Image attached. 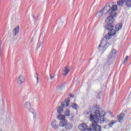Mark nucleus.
I'll return each instance as SVG.
<instances>
[{
  "label": "nucleus",
  "instance_id": "nucleus-39",
  "mask_svg": "<svg viewBox=\"0 0 131 131\" xmlns=\"http://www.w3.org/2000/svg\"><path fill=\"white\" fill-rule=\"evenodd\" d=\"M0 131H4V130H3V129H2L1 128H0Z\"/></svg>",
  "mask_w": 131,
  "mask_h": 131
},
{
  "label": "nucleus",
  "instance_id": "nucleus-28",
  "mask_svg": "<svg viewBox=\"0 0 131 131\" xmlns=\"http://www.w3.org/2000/svg\"><path fill=\"white\" fill-rule=\"evenodd\" d=\"M102 48H103V47L100 44L98 46V51H101L102 50Z\"/></svg>",
  "mask_w": 131,
  "mask_h": 131
},
{
  "label": "nucleus",
  "instance_id": "nucleus-26",
  "mask_svg": "<svg viewBox=\"0 0 131 131\" xmlns=\"http://www.w3.org/2000/svg\"><path fill=\"white\" fill-rule=\"evenodd\" d=\"M116 122L115 121H113L112 122H111L108 124V127H112V125H114V124Z\"/></svg>",
  "mask_w": 131,
  "mask_h": 131
},
{
  "label": "nucleus",
  "instance_id": "nucleus-24",
  "mask_svg": "<svg viewBox=\"0 0 131 131\" xmlns=\"http://www.w3.org/2000/svg\"><path fill=\"white\" fill-rule=\"evenodd\" d=\"M107 9H108V7L107 6V5L105 6L101 10V11L103 12V13H106L105 11H108V10H107Z\"/></svg>",
  "mask_w": 131,
  "mask_h": 131
},
{
  "label": "nucleus",
  "instance_id": "nucleus-33",
  "mask_svg": "<svg viewBox=\"0 0 131 131\" xmlns=\"http://www.w3.org/2000/svg\"><path fill=\"white\" fill-rule=\"evenodd\" d=\"M32 113L33 114V116H34V118H35V116H36V113H33L32 112Z\"/></svg>",
  "mask_w": 131,
  "mask_h": 131
},
{
  "label": "nucleus",
  "instance_id": "nucleus-23",
  "mask_svg": "<svg viewBox=\"0 0 131 131\" xmlns=\"http://www.w3.org/2000/svg\"><path fill=\"white\" fill-rule=\"evenodd\" d=\"M30 106H31V104H30V102H27L25 104V107L26 108H27L28 109L30 108Z\"/></svg>",
  "mask_w": 131,
  "mask_h": 131
},
{
  "label": "nucleus",
  "instance_id": "nucleus-30",
  "mask_svg": "<svg viewBox=\"0 0 131 131\" xmlns=\"http://www.w3.org/2000/svg\"><path fill=\"white\" fill-rule=\"evenodd\" d=\"M39 16V14H38L37 15V16H36V17H34V19H36V20H38V16Z\"/></svg>",
  "mask_w": 131,
  "mask_h": 131
},
{
  "label": "nucleus",
  "instance_id": "nucleus-16",
  "mask_svg": "<svg viewBox=\"0 0 131 131\" xmlns=\"http://www.w3.org/2000/svg\"><path fill=\"white\" fill-rule=\"evenodd\" d=\"M121 28H122V24H118L115 27L117 31L120 30Z\"/></svg>",
  "mask_w": 131,
  "mask_h": 131
},
{
  "label": "nucleus",
  "instance_id": "nucleus-8",
  "mask_svg": "<svg viewBox=\"0 0 131 131\" xmlns=\"http://www.w3.org/2000/svg\"><path fill=\"white\" fill-rule=\"evenodd\" d=\"M71 68L69 67H66L62 70V75L63 76H67L70 72Z\"/></svg>",
  "mask_w": 131,
  "mask_h": 131
},
{
  "label": "nucleus",
  "instance_id": "nucleus-7",
  "mask_svg": "<svg viewBox=\"0 0 131 131\" xmlns=\"http://www.w3.org/2000/svg\"><path fill=\"white\" fill-rule=\"evenodd\" d=\"M66 86V84H65V83H61L60 85L56 86V92L57 93H60V92H62V91L65 89Z\"/></svg>",
  "mask_w": 131,
  "mask_h": 131
},
{
  "label": "nucleus",
  "instance_id": "nucleus-13",
  "mask_svg": "<svg viewBox=\"0 0 131 131\" xmlns=\"http://www.w3.org/2000/svg\"><path fill=\"white\" fill-rule=\"evenodd\" d=\"M19 30H20V28L19 27V26H17L13 31V35L14 36H16V35L18 34Z\"/></svg>",
  "mask_w": 131,
  "mask_h": 131
},
{
  "label": "nucleus",
  "instance_id": "nucleus-27",
  "mask_svg": "<svg viewBox=\"0 0 131 131\" xmlns=\"http://www.w3.org/2000/svg\"><path fill=\"white\" fill-rule=\"evenodd\" d=\"M50 79H51V80H52L53 82H54L55 79V77L50 75Z\"/></svg>",
  "mask_w": 131,
  "mask_h": 131
},
{
  "label": "nucleus",
  "instance_id": "nucleus-25",
  "mask_svg": "<svg viewBox=\"0 0 131 131\" xmlns=\"http://www.w3.org/2000/svg\"><path fill=\"white\" fill-rule=\"evenodd\" d=\"M66 116H69L70 115V110L69 109H67L65 113Z\"/></svg>",
  "mask_w": 131,
  "mask_h": 131
},
{
  "label": "nucleus",
  "instance_id": "nucleus-6",
  "mask_svg": "<svg viewBox=\"0 0 131 131\" xmlns=\"http://www.w3.org/2000/svg\"><path fill=\"white\" fill-rule=\"evenodd\" d=\"M78 129L79 130L82 131H91L90 128H88V124H86L85 123H82L81 124H79L78 127Z\"/></svg>",
  "mask_w": 131,
  "mask_h": 131
},
{
  "label": "nucleus",
  "instance_id": "nucleus-22",
  "mask_svg": "<svg viewBox=\"0 0 131 131\" xmlns=\"http://www.w3.org/2000/svg\"><path fill=\"white\" fill-rule=\"evenodd\" d=\"M117 9H118V6L117 5H113V6L112 7V8H111V11H114V12H115V11H117Z\"/></svg>",
  "mask_w": 131,
  "mask_h": 131
},
{
  "label": "nucleus",
  "instance_id": "nucleus-20",
  "mask_svg": "<svg viewBox=\"0 0 131 131\" xmlns=\"http://www.w3.org/2000/svg\"><path fill=\"white\" fill-rule=\"evenodd\" d=\"M57 118L60 119V120H64V119H65V115H59L58 116Z\"/></svg>",
  "mask_w": 131,
  "mask_h": 131
},
{
  "label": "nucleus",
  "instance_id": "nucleus-34",
  "mask_svg": "<svg viewBox=\"0 0 131 131\" xmlns=\"http://www.w3.org/2000/svg\"><path fill=\"white\" fill-rule=\"evenodd\" d=\"M70 121H74V120H73V116H72V118L70 119Z\"/></svg>",
  "mask_w": 131,
  "mask_h": 131
},
{
  "label": "nucleus",
  "instance_id": "nucleus-31",
  "mask_svg": "<svg viewBox=\"0 0 131 131\" xmlns=\"http://www.w3.org/2000/svg\"><path fill=\"white\" fill-rule=\"evenodd\" d=\"M34 77H35V78H38V74H37V72H36V73L35 74Z\"/></svg>",
  "mask_w": 131,
  "mask_h": 131
},
{
  "label": "nucleus",
  "instance_id": "nucleus-14",
  "mask_svg": "<svg viewBox=\"0 0 131 131\" xmlns=\"http://www.w3.org/2000/svg\"><path fill=\"white\" fill-rule=\"evenodd\" d=\"M124 113H121L120 115L118 116V120L119 122H121L122 121V119L124 118Z\"/></svg>",
  "mask_w": 131,
  "mask_h": 131
},
{
  "label": "nucleus",
  "instance_id": "nucleus-37",
  "mask_svg": "<svg viewBox=\"0 0 131 131\" xmlns=\"http://www.w3.org/2000/svg\"><path fill=\"white\" fill-rule=\"evenodd\" d=\"M31 41H33V37H32V38H31Z\"/></svg>",
  "mask_w": 131,
  "mask_h": 131
},
{
  "label": "nucleus",
  "instance_id": "nucleus-21",
  "mask_svg": "<svg viewBox=\"0 0 131 131\" xmlns=\"http://www.w3.org/2000/svg\"><path fill=\"white\" fill-rule=\"evenodd\" d=\"M71 107H72L73 109H75V110L78 109V105H77L76 103L72 104Z\"/></svg>",
  "mask_w": 131,
  "mask_h": 131
},
{
  "label": "nucleus",
  "instance_id": "nucleus-35",
  "mask_svg": "<svg viewBox=\"0 0 131 131\" xmlns=\"http://www.w3.org/2000/svg\"><path fill=\"white\" fill-rule=\"evenodd\" d=\"M70 97L71 98H74V95H70Z\"/></svg>",
  "mask_w": 131,
  "mask_h": 131
},
{
  "label": "nucleus",
  "instance_id": "nucleus-2",
  "mask_svg": "<svg viewBox=\"0 0 131 131\" xmlns=\"http://www.w3.org/2000/svg\"><path fill=\"white\" fill-rule=\"evenodd\" d=\"M107 30H108V33L105 35V38L106 39H110L111 36H113L115 34H116V31L114 29L113 25H106L105 26Z\"/></svg>",
  "mask_w": 131,
  "mask_h": 131
},
{
  "label": "nucleus",
  "instance_id": "nucleus-36",
  "mask_svg": "<svg viewBox=\"0 0 131 131\" xmlns=\"http://www.w3.org/2000/svg\"><path fill=\"white\" fill-rule=\"evenodd\" d=\"M98 95H102V92H99V93H98Z\"/></svg>",
  "mask_w": 131,
  "mask_h": 131
},
{
  "label": "nucleus",
  "instance_id": "nucleus-29",
  "mask_svg": "<svg viewBox=\"0 0 131 131\" xmlns=\"http://www.w3.org/2000/svg\"><path fill=\"white\" fill-rule=\"evenodd\" d=\"M127 60H128V56H126V57L124 59V63H125V62H127Z\"/></svg>",
  "mask_w": 131,
  "mask_h": 131
},
{
  "label": "nucleus",
  "instance_id": "nucleus-10",
  "mask_svg": "<svg viewBox=\"0 0 131 131\" xmlns=\"http://www.w3.org/2000/svg\"><path fill=\"white\" fill-rule=\"evenodd\" d=\"M70 103V100L67 99V101H63L61 102V107H62V108H65V107H68V106H69Z\"/></svg>",
  "mask_w": 131,
  "mask_h": 131
},
{
  "label": "nucleus",
  "instance_id": "nucleus-11",
  "mask_svg": "<svg viewBox=\"0 0 131 131\" xmlns=\"http://www.w3.org/2000/svg\"><path fill=\"white\" fill-rule=\"evenodd\" d=\"M116 54V50H113L108 55V59H113V58H114V56H115Z\"/></svg>",
  "mask_w": 131,
  "mask_h": 131
},
{
  "label": "nucleus",
  "instance_id": "nucleus-1",
  "mask_svg": "<svg viewBox=\"0 0 131 131\" xmlns=\"http://www.w3.org/2000/svg\"><path fill=\"white\" fill-rule=\"evenodd\" d=\"M106 116V113L104 111L100 112L96 110L95 112V115L91 114L90 116V119L92 121V125L90 126V131H101L102 130V126L98 125L99 123L102 124L106 122L107 119L105 118Z\"/></svg>",
  "mask_w": 131,
  "mask_h": 131
},
{
  "label": "nucleus",
  "instance_id": "nucleus-32",
  "mask_svg": "<svg viewBox=\"0 0 131 131\" xmlns=\"http://www.w3.org/2000/svg\"><path fill=\"white\" fill-rule=\"evenodd\" d=\"M1 45H2V40H0V55H1V53H2V51H1V49L2 48L1 47Z\"/></svg>",
  "mask_w": 131,
  "mask_h": 131
},
{
  "label": "nucleus",
  "instance_id": "nucleus-9",
  "mask_svg": "<svg viewBox=\"0 0 131 131\" xmlns=\"http://www.w3.org/2000/svg\"><path fill=\"white\" fill-rule=\"evenodd\" d=\"M114 5V3L112 1H111L108 2L107 4H106V6L108 7V9H107V11L106 12H105L106 14H108L110 11H111L112 8L113 7V5Z\"/></svg>",
  "mask_w": 131,
  "mask_h": 131
},
{
  "label": "nucleus",
  "instance_id": "nucleus-15",
  "mask_svg": "<svg viewBox=\"0 0 131 131\" xmlns=\"http://www.w3.org/2000/svg\"><path fill=\"white\" fill-rule=\"evenodd\" d=\"M64 112V110L62 106H59L57 107V113L58 114H62Z\"/></svg>",
  "mask_w": 131,
  "mask_h": 131
},
{
  "label": "nucleus",
  "instance_id": "nucleus-4",
  "mask_svg": "<svg viewBox=\"0 0 131 131\" xmlns=\"http://www.w3.org/2000/svg\"><path fill=\"white\" fill-rule=\"evenodd\" d=\"M117 16V13L116 11H112L110 13V16H108L105 19V22L107 25H113L114 22V17Z\"/></svg>",
  "mask_w": 131,
  "mask_h": 131
},
{
  "label": "nucleus",
  "instance_id": "nucleus-41",
  "mask_svg": "<svg viewBox=\"0 0 131 131\" xmlns=\"http://www.w3.org/2000/svg\"><path fill=\"white\" fill-rule=\"evenodd\" d=\"M1 54H0V57H1Z\"/></svg>",
  "mask_w": 131,
  "mask_h": 131
},
{
  "label": "nucleus",
  "instance_id": "nucleus-19",
  "mask_svg": "<svg viewBox=\"0 0 131 131\" xmlns=\"http://www.w3.org/2000/svg\"><path fill=\"white\" fill-rule=\"evenodd\" d=\"M18 79H19L20 84H22L23 83V82H24V77H23V76L20 75L18 77Z\"/></svg>",
  "mask_w": 131,
  "mask_h": 131
},
{
  "label": "nucleus",
  "instance_id": "nucleus-3",
  "mask_svg": "<svg viewBox=\"0 0 131 131\" xmlns=\"http://www.w3.org/2000/svg\"><path fill=\"white\" fill-rule=\"evenodd\" d=\"M59 126L60 127H64L66 129L70 130L73 127V124L72 123H68L66 119H63L59 122Z\"/></svg>",
  "mask_w": 131,
  "mask_h": 131
},
{
  "label": "nucleus",
  "instance_id": "nucleus-17",
  "mask_svg": "<svg viewBox=\"0 0 131 131\" xmlns=\"http://www.w3.org/2000/svg\"><path fill=\"white\" fill-rule=\"evenodd\" d=\"M101 45V47H102L103 49H105V47L107 46V41L105 40H102L100 43Z\"/></svg>",
  "mask_w": 131,
  "mask_h": 131
},
{
  "label": "nucleus",
  "instance_id": "nucleus-18",
  "mask_svg": "<svg viewBox=\"0 0 131 131\" xmlns=\"http://www.w3.org/2000/svg\"><path fill=\"white\" fill-rule=\"evenodd\" d=\"M102 15H104V13L101 10L96 13V16L97 18H100V17H102Z\"/></svg>",
  "mask_w": 131,
  "mask_h": 131
},
{
  "label": "nucleus",
  "instance_id": "nucleus-38",
  "mask_svg": "<svg viewBox=\"0 0 131 131\" xmlns=\"http://www.w3.org/2000/svg\"><path fill=\"white\" fill-rule=\"evenodd\" d=\"M37 79V83H38V78H36Z\"/></svg>",
  "mask_w": 131,
  "mask_h": 131
},
{
  "label": "nucleus",
  "instance_id": "nucleus-12",
  "mask_svg": "<svg viewBox=\"0 0 131 131\" xmlns=\"http://www.w3.org/2000/svg\"><path fill=\"white\" fill-rule=\"evenodd\" d=\"M51 125H52L53 128H54V129H56L58 128V126H59V123H58L57 121L55 120V121H53L51 123Z\"/></svg>",
  "mask_w": 131,
  "mask_h": 131
},
{
  "label": "nucleus",
  "instance_id": "nucleus-5",
  "mask_svg": "<svg viewBox=\"0 0 131 131\" xmlns=\"http://www.w3.org/2000/svg\"><path fill=\"white\" fill-rule=\"evenodd\" d=\"M125 3L127 7L130 8L131 0H119V1L117 2L118 6H121V7H122Z\"/></svg>",
  "mask_w": 131,
  "mask_h": 131
},
{
  "label": "nucleus",
  "instance_id": "nucleus-40",
  "mask_svg": "<svg viewBox=\"0 0 131 131\" xmlns=\"http://www.w3.org/2000/svg\"><path fill=\"white\" fill-rule=\"evenodd\" d=\"M40 45L39 46V48H40Z\"/></svg>",
  "mask_w": 131,
  "mask_h": 131
}]
</instances>
